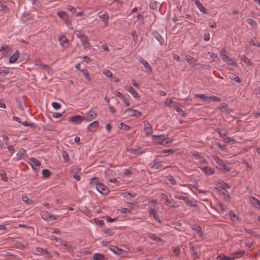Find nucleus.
<instances>
[{"label": "nucleus", "instance_id": "nucleus-35", "mask_svg": "<svg viewBox=\"0 0 260 260\" xmlns=\"http://www.w3.org/2000/svg\"><path fill=\"white\" fill-rule=\"evenodd\" d=\"M241 59L246 65L250 66L251 63H250V60L245 55H242L241 57Z\"/></svg>", "mask_w": 260, "mask_h": 260}, {"label": "nucleus", "instance_id": "nucleus-47", "mask_svg": "<svg viewBox=\"0 0 260 260\" xmlns=\"http://www.w3.org/2000/svg\"><path fill=\"white\" fill-rule=\"evenodd\" d=\"M173 253L176 255L179 256L180 253V249L179 247H173Z\"/></svg>", "mask_w": 260, "mask_h": 260}, {"label": "nucleus", "instance_id": "nucleus-3", "mask_svg": "<svg viewBox=\"0 0 260 260\" xmlns=\"http://www.w3.org/2000/svg\"><path fill=\"white\" fill-rule=\"evenodd\" d=\"M57 15L63 21L69 28H71V26H72L71 21L64 11L58 12Z\"/></svg>", "mask_w": 260, "mask_h": 260}, {"label": "nucleus", "instance_id": "nucleus-14", "mask_svg": "<svg viewBox=\"0 0 260 260\" xmlns=\"http://www.w3.org/2000/svg\"><path fill=\"white\" fill-rule=\"evenodd\" d=\"M198 8L204 14H207V10L199 0H193Z\"/></svg>", "mask_w": 260, "mask_h": 260}, {"label": "nucleus", "instance_id": "nucleus-7", "mask_svg": "<svg viewBox=\"0 0 260 260\" xmlns=\"http://www.w3.org/2000/svg\"><path fill=\"white\" fill-rule=\"evenodd\" d=\"M125 113L129 116H134L137 118L140 117L142 114L141 112L132 108L126 109Z\"/></svg>", "mask_w": 260, "mask_h": 260}, {"label": "nucleus", "instance_id": "nucleus-50", "mask_svg": "<svg viewBox=\"0 0 260 260\" xmlns=\"http://www.w3.org/2000/svg\"><path fill=\"white\" fill-rule=\"evenodd\" d=\"M103 74L105 75L106 77L109 78V77H113V74L109 70H104L103 71Z\"/></svg>", "mask_w": 260, "mask_h": 260}, {"label": "nucleus", "instance_id": "nucleus-51", "mask_svg": "<svg viewBox=\"0 0 260 260\" xmlns=\"http://www.w3.org/2000/svg\"><path fill=\"white\" fill-rule=\"evenodd\" d=\"M230 78L231 80H234L238 83H240L241 81L239 77L238 76L235 75H233L232 76H230Z\"/></svg>", "mask_w": 260, "mask_h": 260}, {"label": "nucleus", "instance_id": "nucleus-28", "mask_svg": "<svg viewBox=\"0 0 260 260\" xmlns=\"http://www.w3.org/2000/svg\"><path fill=\"white\" fill-rule=\"evenodd\" d=\"M209 96L206 95L205 94H196L195 97L198 98L200 99L201 100H202L204 101H207L208 102L210 98H209Z\"/></svg>", "mask_w": 260, "mask_h": 260}, {"label": "nucleus", "instance_id": "nucleus-32", "mask_svg": "<svg viewBox=\"0 0 260 260\" xmlns=\"http://www.w3.org/2000/svg\"><path fill=\"white\" fill-rule=\"evenodd\" d=\"M150 8L153 10H157L159 7V3L156 1H152L150 3Z\"/></svg>", "mask_w": 260, "mask_h": 260}, {"label": "nucleus", "instance_id": "nucleus-57", "mask_svg": "<svg viewBox=\"0 0 260 260\" xmlns=\"http://www.w3.org/2000/svg\"><path fill=\"white\" fill-rule=\"evenodd\" d=\"M223 140L224 142H226V143H229L230 142H236V141L234 139H232L229 137H227L226 136V137H224V138Z\"/></svg>", "mask_w": 260, "mask_h": 260}, {"label": "nucleus", "instance_id": "nucleus-41", "mask_svg": "<svg viewBox=\"0 0 260 260\" xmlns=\"http://www.w3.org/2000/svg\"><path fill=\"white\" fill-rule=\"evenodd\" d=\"M102 231L109 236H111L114 233L111 229H104L102 230Z\"/></svg>", "mask_w": 260, "mask_h": 260}, {"label": "nucleus", "instance_id": "nucleus-5", "mask_svg": "<svg viewBox=\"0 0 260 260\" xmlns=\"http://www.w3.org/2000/svg\"><path fill=\"white\" fill-rule=\"evenodd\" d=\"M96 188L97 190L102 194H107L109 192V190L108 188V187L103 184L101 183H96Z\"/></svg>", "mask_w": 260, "mask_h": 260}, {"label": "nucleus", "instance_id": "nucleus-9", "mask_svg": "<svg viewBox=\"0 0 260 260\" xmlns=\"http://www.w3.org/2000/svg\"><path fill=\"white\" fill-rule=\"evenodd\" d=\"M83 120H84L83 116L78 115L73 116L69 119V122H72L75 124H80Z\"/></svg>", "mask_w": 260, "mask_h": 260}, {"label": "nucleus", "instance_id": "nucleus-62", "mask_svg": "<svg viewBox=\"0 0 260 260\" xmlns=\"http://www.w3.org/2000/svg\"><path fill=\"white\" fill-rule=\"evenodd\" d=\"M123 173L125 176H129L132 174V172L128 169H125L123 170Z\"/></svg>", "mask_w": 260, "mask_h": 260}, {"label": "nucleus", "instance_id": "nucleus-63", "mask_svg": "<svg viewBox=\"0 0 260 260\" xmlns=\"http://www.w3.org/2000/svg\"><path fill=\"white\" fill-rule=\"evenodd\" d=\"M121 125L122 126L121 127V128L122 129H123L125 131H129L131 129V127L126 125V124H123L122 122L121 123Z\"/></svg>", "mask_w": 260, "mask_h": 260}, {"label": "nucleus", "instance_id": "nucleus-27", "mask_svg": "<svg viewBox=\"0 0 260 260\" xmlns=\"http://www.w3.org/2000/svg\"><path fill=\"white\" fill-rule=\"evenodd\" d=\"M30 160L31 161V166L32 168L34 169V166H40L41 165V162L39 160L35 158L31 157L30 159Z\"/></svg>", "mask_w": 260, "mask_h": 260}, {"label": "nucleus", "instance_id": "nucleus-33", "mask_svg": "<svg viewBox=\"0 0 260 260\" xmlns=\"http://www.w3.org/2000/svg\"><path fill=\"white\" fill-rule=\"evenodd\" d=\"M58 40L61 45H63L64 43H67L68 42V38L64 35L61 36L60 37H59Z\"/></svg>", "mask_w": 260, "mask_h": 260}, {"label": "nucleus", "instance_id": "nucleus-46", "mask_svg": "<svg viewBox=\"0 0 260 260\" xmlns=\"http://www.w3.org/2000/svg\"><path fill=\"white\" fill-rule=\"evenodd\" d=\"M51 239L52 240H55L57 242L60 243V244H61V243H63V240L62 239L56 237L54 236H51Z\"/></svg>", "mask_w": 260, "mask_h": 260}, {"label": "nucleus", "instance_id": "nucleus-37", "mask_svg": "<svg viewBox=\"0 0 260 260\" xmlns=\"http://www.w3.org/2000/svg\"><path fill=\"white\" fill-rule=\"evenodd\" d=\"M175 110L178 113V114L182 117H185L186 113L182 110L179 107L177 106L175 108Z\"/></svg>", "mask_w": 260, "mask_h": 260}, {"label": "nucleus", "instance_id": "nucleus-30", "mask_svg": "<svg viewBox=\"0 0 260 260\" xmlns=\"http://www.w3.org/2000/svg\"><path fill=\"white\" fill-rule=\"evenodd\" d=\"M36 251L38 253H40L42 254H45V255H48L49 252L47 250L43 249L41 247H36Z\"/></svg>", "mask_w": 260, "mask_h": 260}, {"label": "nucleus", "instance_id": "nucleus-10", "mask_svg": "<svg viewBox=\"0 0 260 260\" xmlns=\"http://www.w3.org/2000/svg\"><path fill=\"white\" fill-rule=\"evenodd\" d=\"M152 140L156 144L162 145L165 141V136L164 135H153Z\"/></svg>", "mask_w": 260, "mask_h": 260}, {"label": "nucleus", "instance_id": "nucleus-23", "mask_svg": "<svg viewBox=\"0 0 260 260\" xmlns=\"http://www.w3.org/2000/svg\"><path fill=\"white\" fill-rule=\"evenodd\" d=\"M19 56V53L17 51L15 52L9 58V62L11 63H14Z\"/></svg>", "mask_w": 260, "mask_h": 260}, {"label": "nucleus", "instance_id": "nucleus-21", "mask_svg": "<svg viewBox=\"0 0 260 260\" xmlns=\"http://www.w3.org/2000/svg\"><path fill=\"white\" fill-rule=\"evenodd\" d=\"M153 162H154V164L153 166V168L155 169L164 170L168 167L167 166H164L162 164H161L160 162H158L156 159L154 160Z\"/></svg>", "mask_w": 260, "mask_h": 260}, {"label": "nucleus", "instance_id": "nucleus-18", "mask_svg": "<svg viewBox=\"0 0 260 260\" xmlns=\"http://www.w3.org/2000/svg\"><path fill=\"white\" fill-rule=\"evenodd\" d=\"M125 89L127 91L131 93H132V94L133 95V96L135 98L138 99V98H139V95L138 92L137 91H136L132 86H126L125 87Z\"/></svg>", "mask_w": 260, "mask_h": 260}, {"label": "nucleus", "instance_id": "nucleus-25", "mask_svg": "<svg viewBox=\"0 0 260 260\" xmlns=\"http://www.w3.org/2000/svg\"><path fill=\"white\" fill-rule=\"evenodd\" d=\"M209 66L205 64H200L197 62L196 66L194 67V69L201 70L203 69H208Z\"/></svg>", "mask_w": 260, "mask_h": 260}, {"label": "nucleus", "instance_id": "nucleus-20", "mask_svg": "<svg viewBox=\"0 0 260 260\" xmlns=\"http://www.w3.org/2000/svg\"><path fill=\"white\" fill-rule=\"evenodd\" d=\"M199 168L203 171L206 175H212L214 173V171L213 169H211L210 167H199Z\"/></svg>", "mask_w": 260, "mask_h": 260}, {"label": "nucleus", "instance_id": "nucleus-58", "mask_svg": "<svg viewBox=\"0 0 260 260\" xmlns=\"http://www.w3.org/2000/svg\"><path fill=\"white\" fill-rule=\"evenodd\" d=\"M168 178L171 184L173 185H176L177 184L176 180L172 176H169Z\"/></svg>", "mask_w": 260, "mask_h": 260}, {"label": "nucleus", "instance_id": "nucleus-59", "mask_svg": "<svg viewBox=\"0 0 260 260\" xmlns=\"http://www.w3.org/2000/svg\"><path fill=\"white\" fill-rule=\"evenodd\" d=\"M22 200L27 204H30L32 202V201L26 196H22Z\"/></svg>", "mask_w": 260, "mask_h": 260}, {"label": "nucleus", "instance_id": "nucleus-34", "mask_svg": "<svg viewBox=\"0 0 260 260\" xmlns=\"http://www.w3.org/2000/svg\"><path fill=\"white\" fill-rule=\"evenodd\" d=\"M173 141V139L170 138H165V141L163 143V146L165 147H169L170 146L171 144Z\"/></svg>", "mask_w": 260, "mask_h": 260}, {"label": "nucleus", "instance_id": "nucleus-61", "mask_svg": "<svg viewBox=\"0 0 260 260\" xmlns=\"http://www.w3.org/2000/svg\"><path fill=\"white\" fill-rule=\"evenodd\" d=\"M67 9L69 10L72 14H74L76 12V8L72 6H68Z\"/></svg>", "mask_w": 260, "mask_h": 260}, {"label": "nucleus", "instance_id": "nucleus-54", "mask_svg": "<svg viewBox=\"0 0 260 260\" xmlns=\"http://www.w3.org/2000/svg\"><path fill=\"white\" fill-rule=\"evenodd\" d=\"M76 36L78 38L80 39V40H82L86 37L85 35H84L83 34H82L80 31H78L77 34H76Z\"/></svg>", "mask_w": 260, "mask_h": 260}, {"label": "nucleus", "instance_id": "nucleus-19", "mask_svg": "<svg viewBox=\"0 0 260 260\" xmlns=\"http://www.w3.org/2000/svg\"><path fill=\"white\" fill-rule=\"evenodd\" d=\"M191 229L195 231L201 238L203 237V233L202 232V228L200 225H196V224H193L191 226Z\"/></svg>", "mask_w": 260, "mask_h": 260}, {"label": "nucleus", "instance_id": "nucleus-56", "mask_svg": "<svg viewBox=\"0 0 260 260\" xmlns=\"http://www.w3.org/2000/svg\"><path fill=\"white\" fill-rule=\"evenodd\" d=\"M82 72H83V75H84V77L87 80H88V81H90V75H89L88 72L87 71H86V70L82 71Z\"/></svg>", "mask_w": 260, "mask_h": 260}, {"label": "nucleus", "instance_id": "nucleus-13", "mask_svg": "<svg viewBox=\"0 0 260 260\" xmlns=\"http://www.w3.org/2000/svg\"><path fill=\"white\" fill-rule=\"evenodd\" d=\"M191 154L195 159L198 160L199 162L204 164H207L208 163L207 161L204 158V157L198 152H192Z\"/></svg>", "mask_w": 260, "mask_h": 260}, {"label": "nucleus", "instance_id": "nucleus-48", "mask_svg": "<svg viewBox=\"0 0 260 260\" xmlns=\"http://www.w3.org/2000/svg\"><path fill=\"white\" fill-rule=\"evenodd\" d=\"M23 125L26 126H29L31 127H35V124L33 123H29L26 120L25 121H21V123Z\"/></svg>", "mask_w": 260, "mask_h": 260}, {"label": "nucleus", "instance_id": "nucleus-45", "mask_svg": "<svg viewBox=\"0 0 260 260\" xmlns=\"http://www.w3.org/2000/svg\"><path fill=\"white\" fill-rule=\"evenodd\" d=\"M104 258V255L99 253H95L93 256V259L94 260H103Z\"/></svg>", "mask_w": 260, "mask_h": 260}, {"label": "nucleus", "instance_id": "nucleus-11", "mask_svg": "<svg viewBox=\"0 0 260 260\" xmlns=\"http://www.w3.org/2000/svg\"><path fill=\"white\" fill-rule=\"evenodd\" d=\"M144 132L146 136H149L153 133V128L150 122L148 121L144 122Z\"/></svg>", "mask_w": 260, "mask_h": 260}, {"label": "nucleus", "instance_id": "nucleus-52", "mask_svg": "<svg viewBox=\"0 0 260 260\" xmlns=\"http://www.w3.org/2000/svg\"><path fill=\"white\" fill-rule=\"evenodd\" d=\"M218 260H233L234 258L231 257H228L226 256H223L221 257V256H217V258Z\"/></svg>", "mask_w": 260, "mask_h": 260}, {"label": "nucleus", "instance_id": "nucleus-17", "mask_svg": "<svg viewBox=\"0 0 260 260\" xmlns=\"http://www.w3.org/2000/svg\"><path fill=\"white\" fill-rule=\"evenodd\" d=\"M99 122L98 121H94L92 123H90L87 127V130L88 132H95L98 126H99Z\"/></svg>", "mask_w": 260, "mask_h": 260}, {"label": "nucleus", "instance_id": "nucleus-31", "mask_svg": "<svg viewBox=\"0 0 260 260\" xmlns=\"http://www.w3.org/2000/svg\"><path fill=\"white\" fill-rule=\"evenodd\" d=\"M128 151L131 154H138L139 155L142 154L143 153V152L140 150V149L139 148L138 149L131 148L128 150Z\"/></svg>", "mask_w": 260, "mask_h": 260}, {"label": "nucleus", "instance_id": "nucleus-64", "mask_svg": "<svg viewBox=\"0 0 260 260\" xmlns=\"http://www.w3.org/2000/svg\"><path fill=\"white\" fill-rule=\"evenodd\" d=\"M155 38L159 41L161 45L164 44V39L160 35H158L157 37H155Z\"/></svg>", "mask_w": 260, "mask_h": 260}, {"label": "nucleus", "instance_id": "nucleus-60", "mask_svg": "<svg viewBox=\"0 0 260 260\" xmlns=\"http://www.w3.org/2000/svg\"><path fill=\"white\" fill-rule=\"evenodd\" d=\"M120 211L121 213H124V214H128V213H132V211L130 209H129L128 208H122L121 209Z\"/></svg>", "mask_w": 260, "mask_h": 260}, {"label": "nucleus", "instance_id": "nucleus-12", "mask_svg": "<svg viewBox=\"0 0 260 260\" xmlns=\"http://www.w3.org/2000/svg\"><path fill=\"white\" fill-rule=\"evenodd\" d=\"M41 217L43 219L47 221L54 220L56 219V217L54 215H52L49 212L46 211L41 212Z\"/></svg>", "mask_w": 260, "mask_h": 260}, {"label": "nucleus", "instance_id": "nucleus-16", "mask_svg": "<svg viewBox=\"0 0 260 260\" xmlns=\"http://www.w3.org/2000/svg\"><path fill=\"white\" fill-rule=\"evenodd\" d=\"M185 60L189 65L191 66L193 68L196 66L197 62V60L196 59L189 55L186 56Z\"/></svg>", "mask_w": 260, "mask_h": 260}, {"label": "nucleus", "instance_id": "nucleus-42", "mask_svg": "<svg viewBox=\"0 0 260 260\" xmlns=\"http://www.w3.org/2000/svg\"><path fill=\"white\" fill-rule=\"evenodd\" d=\"M26 153V150L23 149V148H21L19 151L18 152V153H17V156L18 157H22L23 156H24Z\"/></svg>", "mask_w": 260, "mask_h": 260}, {"label": "nucleus", "instance_id": "nucleus-26", "mask_svg": "<svg viewBox=\"0 0 260 260\" xmlns=\"http://www.w3.org/2000/svg\"><path fill=\"white\" fill-rule=\"evenodd\" d=\"M216 132L219 135L220 137H221L223 139L225 137H226L228 133V132L224 128H217L216 129Z\"/></svg>", "mask_w": 260, "mask_h": 260}, {"label": "nucleus", "instance_id": "nucleus-55", "mask_svg": "<svg viewBox=\"0 0 260 260\" xmlns=\"http://www.w3.org/2000/svg\"><path fill=\"white\" fill-rule=\"evenodd\" d=\"M62 156L65 161H68L69 160V156L67 152L63 151L62 152Z\"/></svg>", "mask_w": 260, "mask_h": 260}, {"label": "nucleus", "instance_id": "nucleus-2", "mask_svg": "<svg viewBox=\"0 0 260 260\" xmlns=\"http://www.w3.org/2000/svg\"><path fill=\"white\" fill-rule=\"evenodd\" d=\"M189 253L193 259L200 258V254L198 252V247L192 242L189 243Z\"/></svg>", "mask_w": 260, "mask_h": 260}, {"label": "nucleus", "instance_id": "nucleus-1", "mask_svg": "<svg viewBox=\"0 0 260 260\" xmlns=\"http://www.w3.org/2000/svg\"><path fill=\"white\" fill-rule=\"evenodd\" d=\"M214 161L217 164V168L223 173H227L230 171V164L226 160L220 159L217 156H213Z\"/></svg>", "mask_w": 260, "mask_h": 260}, {"label": "nucleus", "instance_id": "nucleus-22", "mask_svg": "<svg viewBox=\"0 0 260 260\" xmlns=\"http://www.w3.org/2000/svg\"><path fill=\"white\" fill-rule=\"evenodd\" d=\"M110 250L112 251L114 253L117 254L118 255H121L124 252V250L118 248L115 246H112L110 247Z\"/></svg>", "mask_w": 260, "mask_h": 260}, {"label": "nucleus", "instance_id": "nucleus-53", "mask_svg": "<svg viewBox=\"0 0 260 260\" xmlns=\"http://www.w3.org/2000/svg\"><path fill=\"white\" fill-rule=\"evenodd\" d=\"M52 106L55 110H58L61 108V105L57 102H52Z\"/></svg>", "mask_w": 260, "mask_h": 260}, {"label": "nucleus", "instance_id": "nucleus-43", "mask_svg": "<svg viewBox=\"0 0 260 260\" xmlns=\"http://www.w3.org/2000/svg\"><path fill=\"white\" fill-rule=\"evenodd\" d=\"M0 175L1 176L2 179L4 181L6 182L8 181L7 174L5 171L2 170L0 173Z\"/></svg>", "mask_w": 260, "mask_h": 260}, {"label": "nucleus", "instance_id": "nucleus-38", "mask_svg": "<svg viewBox=\"0 0 260 260\" xmlns=\"http://www.w3.org/2000/svg\"><path fill=\"white\" fill-rule=\"evenodd\" d=\"M209 98L210 99L208 102H219L221 101V99L219 97L215 95L209 96Z\"/></svg>", "mask_w": 260, "mask_h": 260}, {"label": "nucleus", "instance_id": "nucleus-49", "mask_svg": "<svg viewBox=\"0 0 260 260\" xmlns=\"http://www.w3.org/2000/svg\"><path fill=\"white\" fill-rule=\"evenodd\" d=\"M61 244L64 247L65 249L68 250H70L73 248L72 245L68 244L66 242H64V241L63 243H61Z\"/></svg>", "mask_w": 260, "mask_h": 260}, {"label": "nucleus", "instance_id": "nucleus-40", "mask_svg": "<svg viewBox=\"0 0 260 260\" xmlns=\"http://www.w3.org/2000/svg\"><path fill=\"white\" fill-rule=\"evenodd\" d=\"M123 197L126 198L127 199H131L132 198L135 197L136 196V193H131L128 192H126L123 193Z\"/></svg>", "mask_w": 260, "mask_h": 260}, {"label": "nucleus", "instance_id": "nucleus-4", "mask_svg": "<svg viewBox=\"0 0 260 260\" xmlns=\"http://www.w3.org/2000/svg\"><path fill=\"white\" fill-rule=\"evenodd\" d=\"M99 18L101 19L104 23V26L106 27L108 26L109 16L108 12L105 11L103 14L102 12H100L98 14Z\"/></svg>", "mask_w": 260, "mask_h": 260}, {"label": "nucleus", "instance_id": "nucleus-44", "mask_svg": "<svg viewBox=\"0 0 260 260\" xmlns=\"http://www.w3.org/2000/svg\"><path fill=\"white\" fill-rule=\"evenodd\" d=\"M175 198L178 200H182L185 202L188 201V198L187 197L182 196L179 194H176L174 196Z\"/></svg>", "mask_w": 260, "mask_h": 260}, {"label": "nucleus", "instance_id": "nucleus-6", "mask_svg": "<svg viewBox=\"0 0 260 260\" xmlns=\"http://www.w3.org/2000/svg\"><path fill=\"white\" fill-rule=\"evenodd\" d=\"M97 116H98V113L92 110H91L86 114V116H83V119L86 121L89 122L94 119H95L96 118Z\"/></svg>", "mask_w": 260, "mask_h": 260}, {"label": "nucleus", "instance_id": "nucleus-29", "mask_svg": "<svg viewBox=\"0 0 260 260\" xmlns=\"http://www.w3.org/2000/svg\"><path fill=\"white\" fill-rule=\"evenodd\" d=\"M82 42V45L84 49H86L88 47H89L90 45V43L88 41V38L86 37L85 38L83 39V40H81Z\"/></svg>", "mask_w": 260, "mask_h": 260}, {"label": "nucleus", "instance_id": "nucleus-24", "mask_svg": "<svg viewBox=\"0 0 260 260\" xmlns=\"http://www.w3.org/2000/svg\"><path fill=\"white\" fill-rule=\"evenodd\" d=\"M140 62L142 63L144 67L147 69L149 71H152V69H151V67H150V64H149V63L147 61L145 60L144 59L142 58V57H140Z\"/></svg>", "mask_w": 260, "mask_h": 260}, {"label": "nucleus", "instance_id": "nucleus-15", "mask_svg": "<svg viewBox=\"0 0 260 260\" xmlns=\"http://www.w3.org/2000/svg\"><path fill=\"white\" fill-rule=\"evenodd\" d=\"M147 236L148 238L151 239V240L155 241L156 242H162V243H164L165 241L161 239L160 238L157 237L156 234L151 233H147Z\"/></svg>", "mask_w": 260, "mask_h": 260}, {"label": "nucleus", "instance_id": "nucleus-8", "mask_svg": "<svg viewBox=\"0 0 260 260\" xmlns=\"http://www.w3.org/2000/svg\"><path fill=\"white\" fill-rule=\"evenodd\" d=\"M221 56L223 60L226 62L229 65H232L234 67H237V62L233 60L231 57H230L226 54L221 53Z\"/></svg>", "mask_w": 260, "mask_h": 260}, {"label": "nucleus", "instance_id": "nucleus-36", "mask_svg": "<svg viewBox=\"0 0 260 260\" xmlns=\"http://www.w3.org/2000/svg\"><path fill=\"white\" fill-rule=\"evenodd\" d=\"M246 21L250 25H251L253 28H255L257 27V24L256 22L253 20V19L249 18L247 19Z\"/></svg>", "mask_w": 260, "mask_h": 260}, {"label": "nucleus", "instance_id": "nucleus-39", "mask_svg": "<svg viewBox=\"0 0 260 260\" xmlns=\"http://www.w3.org/2000/svg\"><path fill=\"white\" fill-rule=\"evenodd\" d=\"M42 175L44 178H46L50 176L51 173L49 170L45 169L42 170Z\"/></svg>", "mask_w": 260, "mask_h": 260}]
</instances>
